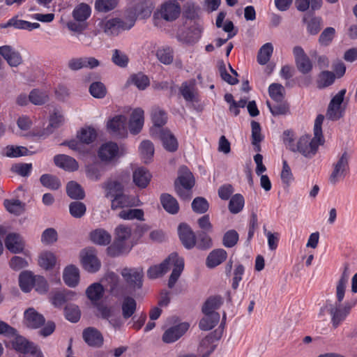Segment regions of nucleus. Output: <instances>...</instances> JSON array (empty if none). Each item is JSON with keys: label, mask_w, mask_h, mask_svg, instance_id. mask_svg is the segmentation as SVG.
Masks as SVG:
<instances>
[{"label": "nucleus", "mask_w": 357, "mask_h": 357, "mask_svg": "<svg viewBox=\"0 0 357 357\" xmlns=\"http://www.w3.org/2000/svg\"><path fill=\"white\" fill-rule=\"evenodd\" d=\"M324 120L323 114H319L314 121V137L310 135H303L296 142V145L291 147V151L298 152L307 158L314 157L320 145L324 142L322 135L321 126Z\"/></svg>", "instance_id": "1"}, {"label": "nucleus", "mask_w": 357, "mask_h": 357, "mask_svg": "<svg viewBox=\"0 0 357 357\" xmlns=\"http://www.w3.org/2000/svg\"><path fill=\"white\" fill-rule=\"evenodd\" d=\"M171 266H173V270L169 278L168 287L172 288L184 268L183 259L179 257L176 253H172L159 265L151 266L147 271V275L151 279L161 277L169 270Z\"/></svg>", "instance_id": "2"}, {"label": "nucleus", "mask_w": 357, "mask_h": 357, "mask_svg": "<svg viewBox=\"0 0 357 357\" xmlns=\"http://www.w3.org/2000/svg\"><path fill=\"white\" fill-rule=\"evenodd\" d=\"M132 229L130 227L120 225L114 231V241L107 248V254L111 257H117L128 253L133 244L131 241Z\"/></svg>", "instance_id": "3"}, {"label": "nucleus", "mask_w": 357, "mask_h": 357, "mask_svg": "<svg viewBox=\"0 0 357 357\" xmlns=\"http://www.w3.org/2000/svg\"><path fill=\"white\" fill-rule=\"evenodd\" d=\"M346 93V89H342L331 98L324 116L326 119L337 121L344 117L347 107V101L344 100Z\"/></svg>", "instance_id": "4"}, {"label": "nucleus", "mask_w": 357, "mask_h": 357, "mask_svg": "<svg viewBox=\"0 0 357 357\" xmlns=\"http://www.w3.org/2000/svg\"><path fill=\"white\" fill-rule=\"evenodd\" d=\"M135 24V15L122 20L119 18L105 19L99 22L100 29L107 36H118L121 32L130 29Z\"/></svg>", "instance_id": "5"}, {"label": "nucleus", "mask_w": 357, "mask_h": 357, "mask_svg": "<svg viewBox=\"0 0 357 357\" xmlns=\"http://www.w3.org/2000/svg\"><path fill=\"white\" fill-rule=\"evenodd\" d=\"M195 185L192 174L185 166H182L178 170V176L175 181V190L178 195L184 200H188L192 197L191 189Z\"/></svg>", "instance_id": "6"}, {"label": "nucleus", "mask_w": 357, "mask_h": 357, "mask_svg": "<svg viewBox=\"0 0 357 357\" xmlns=\"http://www.w3.org/2000/svg\"><path fill=\"white\" fill-rule=\"evenodd\" d=\"M340 303L337 300L335 304L327 302L320 310V315L324 314L325 310L329 312L334 328H337L346 319L351 307L356 304V301L347 302L343 307H340Z\"/></svg>", "instance_id": "7"}, {"label": "nucleus", "mask_w": 357, "mask_h": 357, "mask_svg": "<svg viewBox=\"0 0 357 357\" xmlns=\"http://www.w3.org/2000/svg\"><path fill=\"white\" fill-rule=\"evenodd\" d=\"M181 13V6L176 1H167L163 3L154 13V17L162 19L167 22L176 20Z\"/></svg>", "instance_id": "8"}, {"label": "nucleus", "mask_w": 357, "mask_h": 357, "mask_svg": "<svg viewBox=\"0 0 357 357\" xmlns=\"http://www.w3.org/2000/svg\"><path fill=\"white\" fill-rule=\"evenodd\" d=\"M109 132L115 137L123 138L128 135L127 118L124 115H116L107 123Z\"/></svg>", "instance_id": "9"}, {"label": "nucleus", "mask_w": 357, "mask_h": 357, "mask_svg": "<svg viewBox=\"0 0 357 357\" xmlns=\"http://www.w3.org/2000/svg\"><path fill=\"white\" fill-rule=\"evenodd\" d=\"M80 257L82 265L86 271L96 273L100 269L101 263L94 249L86 248L82 250Z\"/></svg>", "instance_id": "10"}, {"label": "nucleus", "mask_w": 357, "mask_h": 357, "mask_svg": "<svg viewBox=\"0 0 357 357\" xmlns=\"http://www.w3.org/2000/svg\"><path fill=\"white\" fill-rule=\"evenodd\" d=\"M151 135L161 140L164 148L167 151L174 152L178 149V144L177 139L169 130H151Z\"/></svg>", "instance_id": "11"}, {"label": "nucleus", "mask_w": 357, "mask_h": 357, "mask_svg": "<svg viewBox=\"0 0 357 357\" xmlns=\"http://www.w3.org/2000/svg\"><path fill=\"white\" fill-rule=\"evenodd\" d=\"M349 156L347 152L342 153L337 162L333 165L334 169L330 176L329 180L332 184H335L341 178L345 176L347 170L349 168Z\"/></svg>", "instance_id": "12"}, {"label": "nucleus", "mask_w": 357, "mask_h": 357, "mask_svg": "<svg viewBox=\"0 0 357 357\" xmlns=\"http://www.w3.org/2000/svg\"><path fill=\"white\" fill-rule=\"evenodd\" d=\"M293 54L297 69L303 74H307L312 70V63L301 46L293 49Z\"/></svg>", "instance_id": "13"}, {"label": "nucleus", "mask_w": 357, "mask_h": 357, "mask_svg": "<svg viewBox=\"0 0 357 357\" xmlns=\"http://www.w3.org/2000/svg\"><path fill=\"white\" fill-rule=\"evenodd\" d=\"M45 323L43 314L38 313L34 308L27 309L24 314V324L30 328H38Z\"/></svg>", "instance_id": "14"}, {"label": "nucleus", "mask_w": 357, "mask_h": 357, "mask_svg": "<svg viewBox=\"0 0 357 357\" xmlns=\"http://www.w3.org/2000/svg\"><path fill=\"white\" fill-rule=\"evenodd\" d=\"M189 328L188 323H181L168 328L162 335V341L169 344L178 340Z\"/></svg>", "instance_id": "15"}, {"label": "nucleus", "mask_w": 357, "mask_h": 357, "mask_svg": "<svg viewBox=\"0 0 357 357\" xmlns=\"http://www.w3.org/2000/svg\"><path fill=\"white\" fill-rule=\"evenodd\" d=\"M179 238L187 249H192L196 245V236L189 225L182 223L178 229Z\"/></svg>", "instance_id": "16"}, {"label": "nucleus", "mask_w": 357, "mask_h": 357, "mask_svg": "<svg viewBox=\"0 0 357 357\" xmlns=\"http://www.w3.org/2000/svg\"><path fill=\"white\" fill-rule=\"evenodd\" d=\"M126 282L134 289H139L142 286L143 271L141 268H124L121 272Z\"/></svg>", "instance_id": "17"}, {"label": "nucleus", "mask_w": 357, "mask_h": 357, "mask_svg": "<svg viewBox=\"0 0 357 357\" xmlns=\"http://www.w3.org/2000/svg\"><path fill=\"white\" fill-rule=\"evenodd\" d=\"M14 337L12 344L13 347L16 351L23 354H31L32 355H37L38 352H40L33 343L29 342L24 337L17 334Z\"/></svg>", "instance_id": "18"}, {"label": "nucleus", "mask_w": 357, "mask_h": 357, "mask_svg": "<svg viewBox=\"0 0 357 357\" xmlns=\"http://www.w3.org/2000/svg\"><path fill=\"white\" fill-rule=\"evenodd\" d=\"M82 337L90 347H100L103 344V337L101 333L93 327L84 329L82 333Z\"/></svg>", "instance_id": "19"}, {"label": "nucleus", "mask_w": 357, "mask_h": 357, "mask_svg": "<svg viewBox=\"0 0 357 357\" xmlns=\"http://www.w3.org/2000/svg\"><path fill=\"white\" fill-rule=\"evenodd\" d=\"M0 54L10 66H18L22 62L20 54L12 46L3 45L0 47Z\"/></svg>", "instance_id": "20"}, {"label": "nucleus", "mask_w": 357, "mask_h": 357, "mask_svg": "<svg viewBox=\"0 0 357 357\" xmlns=\"http://www.w3.org/2000/svg\"><path fill=\"white\" fill-rule=\"evenodd\" d=\"M153 9V3L150 1H144L137 3L133 8L128 11L127 19L135 15V22L137 17L145 18L151 15Z\"/></svg>", "instance_id": "21"}, {"label": "nucleus", "mask_w": 357, "mask_h": 357, "mask_svg": "<svg viewBox=\"0 0 357 357\" xmlns=\"http://www.w3.org/2000/svg\"><path fill=\"white\" fill-rule=\"evenodd\" d=\"M119 146L114 142H107L102 144L98 151V156L102 161L112 162L118 155Z\"/></svg>", "instance_id": "22"}, {"label": "nucleus", "mask_w": 357, "mask_h": 357, "mask_svg": "<svg viewBox=\"0 0 357 357\" xmlns=\"http://www.w3.org/2000/svg\"><path fill=\"white\" fill-rule=\"evenodd\" d=\"M5 245L10 252L20 253L24 250V241L20 234L10 233L5 238Z\"/></svg>", "instance_id": "23"}, {"label": "nucleus", "mask_w": 357, "mask_h": 357, "mask_svg": "<svg viewBox=\"0 0 357 357\" xmlns=\"http://www.w3.org/2000/svg\"><path fill=\"white\" fill-rule=\"evenodd\" d=\"M144 112L138 107L133 110L129 121V130L132 135L138 134L143 128L144 122Z\"/></svg>", "instance_id": "24"}, {"label": "nucleus", "mask_w": 357, "mask_h": 357, "mask_svg": "<svg viewBox=\"0 0 357 357\" xmlns=\"http://www.w3.org/2000/svg\"><path fill=\"white\" fill-rule=\"evenodd\" d=\"M63 279L66 285L75 287L79 281V268L74 265L66 266L63 270Z\"/></svg>", "instance_id": "25"}, {"label": "nucleus", "mask_w": 357, "mask_h": 357, "mask_svg": "<svg viewBox=\"0 0 357 357\" xmlns=\"http://www.w3.org/2000/svg\"><path fill=\"white\" fill-rule=\"evenodd\" d=\"M54 162L57 167L67 171H75L79 167L77 162L74 158L64 154L54 156Z\"/></svg>", "instance_id": "26"}, {"label": "nucleus", "mask_w": 357, "mask_h": 357, "mask_svg": "<svg viewBox=\"0 0 357 357\" xmlns=\"http://www.w3.org/2000/svg\"><path fill=\"white\" fill-rule=\"evenodd\" d=\"M349 275H350L349 266L348 264H345L344 265L343 273L341 275L340 279L337 282V284L336 286V297L339 302H342L344 298L346 285L349 280Z\"/></svg>", "instance_id": "27"}, {"label": "nucleus", "mask_w": 357, "mask_h": 357, "mask_svg": "<svg viewBox=\"0 0 357 357\" xmlns=\"http://www.w3.org/2000/svg\"><path fill=\"white\" fill-rule=\"evenodd\" d=\"M91 241L95 244L106 245L111 242L110 234L104 229H96L89 234Z\"/></svg>", "instance_id": "28"}, {"label": "nucleus", "mask_w": 357, "mask_h": 357, "mask_svg": "<svg viewBox=\"0 0 357 357\" xmlns=\"http://www.w3.org/2000/svg\"><path fill=\"white\" fill-rule=\"evenodd\" d=\"M227 257V252L223 249H216L211 252L206 258V266L214 268L223 262Z\"/></svg>", "instance_id": "29"}, {"label": "nucleus", "mask_w": 357, "mask_h": 357, "mask_svg": "<svg viewBox=\"0 0 357 357\" xmlns=\"http://www.w3.org/2000/svg\"><path fill=\"white\" fill-rule=\"evenodd\" d=\"M63 122V116L58 110H55L50 117V123L47 128L39 135L46 137L53 132L54 130L59 128Z\"/></svg>", "instance_id": "30"}, {"label": "nucleus", "mask_w": 357, "mask_h": 357, "mask_svg": "<svg viewBox=\"0 0 357 357\" xmlns=\"http://www.w3.org/2000/svg\"><path fill=\"white\" fill-rule=\"evenodd\" d=\"M132 178L137 186L144 188L151 180V174L144 167H139L134 171Z\"/></svg>", "instance_id": "31"}, {"label": "nucleus", "mask_w": 357, "mask_h": 357, "mask_svg": "<svg viewBox=\"0 0 357 357\" xmlns=\"http://www.w3.org/2000/svg\"><path fill=\"white\" fill-rule=\"evenodd\" d=\"M137 205V204L135 203L134 199H132L129 196L121 193V195H119L117 197L112 199L111 208L113 210H116L119 208H123L125 207H132Z\"/></svg>", "instance_id": "32"}, {"label": "nucleus", "mask_w": 357, "mask_h": 357, "mask_svg": "<svg viewBox=\"0 0 357 357\" xmlns=\"http://www.w3.org/2000/svg\"><path fill=\"white\" fill-rule=\"evenodd\" d=\"M223 303V298L220 296H210L202 306V312L204 314L216 313L215 310L218 309Z\"/></svg>", "instance_id": "33"}, {"label": "nucleus", "mask_w": 357, "mask_h": 357, "mask_svg": "<svg viewBox=\"0 0 357 357\" xmlns=\"http://www.w3.org/2000/svg\"><path fill=\"white\" fill-rule=\"evenodd\" d=\"M13 26L15 29H26L31 31L40 27V24L37 22H29L26 20H19L17 17L10 19L4 27Z\"/></svg>", "instance_id": "34"}, {"label": "nucleus", "mask_w": 357, "mask_h": 357, "mask_svg": "<svg viewBox=\"0 0 357 357\" xmlns=\"http://www.w3.org/2000/svg\"><path fill=\"white\" fill-rule=\"evenodd\" d=\"M137 309L136 301L130 296H125L121 303L122 316L125 319L130 318Z\"/></svg>", "instance_id": "35"}, {"label": "nucleus", "mask_w": 357, "mask_h": 357, "mask_svg": "<svg viewBox=\"0 0 357 357\" xmlns=\"http://www.w3.org/2000/svg\"><path fill=\"white\" fill-rule=\"evenodd\" d=\"M179 90L186 101L192 102L195 100L197 93L195 90V81L194 79L183 82Z\"/></svg>", "instance_id": "36"}, {"label": "nucleus", "mask_w": 357, "mask_h": 357, "mask_svg": "<svg viewBox=\"0 0 357 357\" xmlns=\"http://www.w3.org/2000/svg\"><path fill=\"white\" fill-rule=\"evenodd\" d=\"M161 204L166 211L171 214H176L179 210L176 199L169 194H163L160 197Z\"/></svg>", "instance_id": "37"}, {"label": "nucleus", "mask_w": 357, "mask_h": 357, "mask_svg": "<svg viewBox=\"0 0 357 357\" xmlns=\"http://www.w3.org/2000/svg\"><path fill=\"white\" fill-rule=\"evenodd\" d=\"M75 293L72 291H63L55 293L51 298V302L56 307H61L66 302L72 300Z\"/></svg>", "instance_id": "38"}, {"label": "nucleus", "mask_w": 357, "mask_h": 357, "mask_svg": "<svg viewBox=\"0 0 357 357\" xmlns=\"http://www.w3.org/2000/svg\"><path fill=\"white\" fill-rule=\"evenodd\" d=\"M90 6L84 3L77 5L73 11V17L77 22H84L91 15Z\"/></svg>", "instance_id": "39"}, {"label": "nucleus", "mask_w": 357, "mask_h": 357, "mask_svg": "<svg viewBox=\"0 0 357 357\" xmlns=\"http://www.w3.org/2000/svg\"><path fill=\"white\" fill-rule=\"evenodd\" d=\"M36 275L30 271H23L19 276V284L21 289L24 292H29L33 287Z\"/></svg>", "instance_id": "40"}, {"label": "nucleus", "mask_w": 357, "mask_h": 357, "mask_svg": "<svg viewBox=\"0 0 357 357\" xmlns=\"http://www.w3.org/2000/svg\"><path fill=\"white\" fill-rule=\"evenodd\" d=\"M67 195L73 199H82L85 197L84 190L76 181H70L66 185Z\"/></svg>", "instance_id": "41"}, {"label": "nucleus", "mask_w": 357, "mask_h": 357, "mask_svg": "<svg viewBox=\"0 0 357 357\" xmlns=\"http://www.w3.org/2000/svg\"><path fill=\"white\" fill-rule=\"evenodd\" d=\"M335 79V75L334 73L328 70L321 72L317 80V87L320 89L328 87L332 85Z\"/></svg>", "instance_id": "42"}, {"label": "nucleus", "mask_w": 357, "mask_h": 357, "mask_svg": "<svg viewBox=\"0 0 357 357\" xmlns=\"http://www.w3.org/2000/svg\"><path fill=\"white\" fill-rule=\"evenodd\" d=\"M220 320L218 313H212L205 314L199 321V328L202 331H209L216 326Z\"/></svg>", "instance_id": "43"}, {"label": "nucleus", "mask_w": 357, "mask_h": 357, "mask_svg": "<svg viewBox=\"0 0 357 357\" xmlns=\"http://www.w3.org/2000/svg\"><path fill=\"white\" fill-rule=\"evenodd\" d=\"M56 257L54 253L50 251H45L40 253L38 258V264L40 267L45 270L52 268L56 264Z\"/></svg>", "instance_id": "44"}, {"label": "nucleus", "mask_w": 357, "mask_h": 357, "mask_svg": "<svg viewBox=\"0 0 357 357\" xmlns=\"http://www.w3.org/2000/svg\"><path fill=\"white\" fill-rule=\"evenodd\" d=\"M252 128V144L255 146L256 151H261L260 142L263 140L264 137L261 132L260 124L255 121L251 122Z\"/></svg>", "instance_id": "45"}, {"label": "nucleus", "mask_w": 357, "mask_h": 357, "mask_svg": "<svg viewBox=\"0 0 357 357\" xmlns=\"http://www.w3.org/2000/svg\"><path fill=\"white\" fill-rule=\"evenodd\" d=\"M111 61L120 68H126L128 65L129 58L123 51L114 49L112 51Z\"/></svg>", "instance_id": "46"}, {"label": "nucleus", "mask_w": 357, "mask_h": 357, "mask_svg": "<svg viewBox=\"0 0 357 357\" xmlns=\"http://www.w3.org/2000/svg\"><path fill=\"white\" fill-rule=\"evenodd\" d=\"M151 119L155 127L160 128L165 125L167 120L166 112L158 107H153L151 109ZM160 128H158V130Z\"/></svg>", "instance_id": "47"}, {"label": "nucleus", "mask_w": 357, "mask_h": 357, "mask_svg": "<svg viewBox=\"0 0 357 357\" xmlns=\"http://www.w3.org/2000/svg\"><path fill=\"white\" fill-rule=\"evenodd\" d=\"M139 151L144 162H149L154 154L153 144L149 140H144L139 146Z\"/></svg>", "instance_id": "48"}, {"label": "nucleus", "mask_w": 357, "mask_h": 357, "mask_svg": "<svg viewBox=\"0 0 357 357\" xmlns=\"http://www.w3.org/2000/svg\"><path fill=\"white\" fill-rule=\"evenodd\" d=\"M266 105L273 116L287 115L290 114L289 105L285 101L282 102V100L273 105H272L269 101H267Z\"/></svg>", "instance_id": "49"}, {"label": "nucleus", "mask_w": 357, "mask_h": 357, "mask_svg": "<svg viewBox=\"0 0 357 357\" xmlns=\"http://www.w3.org/2000/svg\"><path fill=\"white\" fill-rule=\"evenodd\" d=\"M144 211L142 209L134 208V209H126L122 210L119 213V217L123 220H144Z\"/></svg>", "instance_id": "50"}, {"label": "nucleus", "mask_w": 357, "mask_h": 357, "mask_svg": "<svg viewBox=\"0 0 357 357\" xmlns=\"http://www.w3.org/2000/svg\"><path fill=\"white\" fill-rule=\"evenodd\" d=\"M104 293L103 287L100 283H93L91 284L86 291L87 297L91 301L100 300Z\"/></svg>", "instance_id": "51"}, {"label": "nucleus", "mask_w": 357, "mask_h": 357, "mask_svg": "<svg viewBox=\"0 0 357 357\" xmlns=\"http://www.w3.org/2000/svg\"><path fill=\"white\" fill-rule=\"evenodd\" d=\"M156 56L163 64H170L172 63L174 59L173 50L169 47H162L159 48L157 50Z\"/></svg>", "instance_id": "52"}, {"label": "nucleus", "mask_w": 357, "mask_h": 357, "mask_svg": "<svg viewBox=\"0 0 357 357\" xmlns=\"http://www.w3.org/2000/svg\"><path fill=\"white\" fill-rule=\"evenodd\" d=\"M273 51V47L271 43L264 44L259 50L257 55V61L261 65H265L270 60Z\"/></svg>", "instance_id": "53"}, {"label": "nucleus", "mask_w": 357, "mask_h": 357, "mask_svg": "<svg viewBox=\"0 0 357 357\" xmlns=\"http://www.w3.org/2000/svg\"><path fill=\"white\" fill-rule=\"evenodd\" d=\"M284 88L280 84L273 83L268 87L271 98L277 102H281L284 97Z\"/></svg>", "instance_id": "54"}, {"label": "nucleus", "mask_w": 357, "mask_h": 357, "mask_svg": "<svg viewBox=\"0 0 357 357\" xmlns=\"http://www.w3.org/2000/svg\"><path fill=\"white\" fill-rule=\"evenodd\" d=\"M41 184L49 189L57 190L61 186V182L59 179L55 176L51 174H43L40 178Z\"/></svg>", "instance_id": "55"}, {"label": "nucleus", "mask_w": 357, "mask_h": 357, "mask_svg": "<svg viewBox=\"0 0 357 357\" xmlns=\"http://www.w3.org/2000/svg\"><path fill=\"white\" fill-rule=\"evenodd\" d=\"M89 92L93 98L101 99L105 97L107 90L102 82H95L90 85Z\"/></svg>", "instance_id": "56"}, {"label": "nucleus", "mask_w": 357, "mask_h": 357, "mask_svg": "<svg viewBox=\"0 0 357 357\" xmlns=\"http://www.w3.org/2000/svg\"><path fill=\"white\" fill-rule=\"evenodd\" d=\"M77 137L81 142L84 144H90L96 139L97 133L94 128L87 127L82 128L79 132Z\"/></svg>", "instance_id": "57"}, {"label": "nucleus", "mask_w": 357, "mask_h": 357, "mask_svg": "<svg viewBox=\"0 0 357 357\" xmlns=\"http://www.w3.org/2000/svg\"><path fill=\"white\" fill-rule=\"evenodd\" d=\"M29 100L33 105H40L48 101L49 96L45 92L33 89L29 95Z\"/></svg>", "instance_id": "58"}, {"label": "nucleus", "mask_w": 357, "mask_h": 357, "mask_svg": "<svg viewBox=\"0 0 357 357\" xmlns=\"http://www.w3.org/2000/svg\"><path fill=\"white\" fill-rule=\"evenodd\" d=\"M244 206V198L241 194L234 195L229 203V210L231 213H239Z\"/></svg>", "instance_id": "59"}, {"label": "nucleus", "mask_w": 357, "mask_h": 357, "mask_svg": "<svg viewBox=\"0 0 357 357\" xmlns=\"http://www.w3.org/2000/svg\"><path fill=\"white\" fill-rule=\"evenodd\" d=\"M303 21L307 24V31L311 35H316L321 30V19L320 17H313L308 20L305 16Z\"/></svg>", "instance_id": "60"}, {"label": "nucleus", "mask_w": 357, "mask_h": 357, "mask_svg": "<svg viewBox=\"0 0 357 357\" xmlns=\"http://www.w3.org/2000/svg\"><path fill=\"white\" fill-rule=\"evenodd\" d=\"M209 204L207 200L202 197L195 198L192 202V208L194 212L199 214L206 213L208 210Z\"/></svg>", "instance_id": "61"}, {"label": "nucleus", "mask_w": 357, "mask_h": 357, "mask_svg": "<svg viewBox=\"0 0 357 357\" xmlns=\"http://www.w3.org/2000/svg\"><path fill=\"white\" fill-rule=\"evenodd\" d=\"M66 319L71 322H77L79 320L81 313L78 306L73 304L68 305L64 309Z\"/></svg>", "instance_id": "62"}, {"label": "nucleus", "mask_w": 357, "mask_h": 357, "mask_svg": "<svg viewBox=\"0 0 357 357\" xmlns=\"http://www.w3.org/2000/svg\"><path fill=\"white\" fill-rule=\"evenodd\" d=\"M69 211L73 217L80 218L85 214L86 207L82 202H73L69 206Z\"/></svg>", "instance_id": "63"}, {"label": "nucleus", "mask_w": 357, "mask_h": 357, "mask_svg": "<svg viewBox=\"0 0 357 357\" xmlns=\"http://www.w3.org/2000/svg\"><path fill=\"white\" fill-rule=\"evenodd\" d=\"M107 197L114 198L119 195L123 193V187L122 184L117 181H110L106 185Z\"/></svg>", "instance_id": "64"}]
</instances>
